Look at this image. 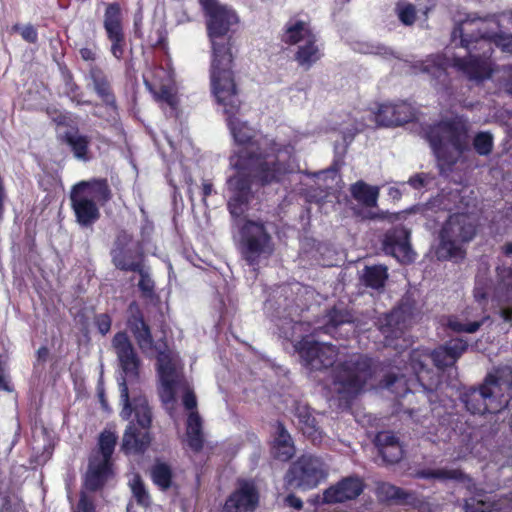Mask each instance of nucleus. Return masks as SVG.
<instances>
[{
	"label": "nucleus",
	"mask_w": 512,
	"mask_h": 512,
	"mask_svg": "<svg viewBox=\"0 0 512 512\" xmlns=\"http://www.w3.org/2000/svg\"><path fill=\"white\" fill-rule=\"evenodd\" d=\"M218 86L219 89H216L214 81H211L213 95L223 108L228 129L238 146L229 157L233 174L227 179L230 193L228 209L236 218L247 209L251 182L278 183L284 181L288 175L300 171L294 152L303 135L291 129L283 133L287 138L281 135L275 138L258 135L239 114L241 102L234 76L226 74L225 78L219 80Z\"/></svg>",
	"instance_id": "1"
},
{
	"label": "nucleus",
	"mask_w": 512,
	"mask_h": 512,
	"mask_svg": "<svg viewBox=\"0 0 512 512\" xmlns=\"http://www.w3.org/2000/svg\"><path fill=\"white\" fill-rule=\"evenodd\" d=\"M351 320L352 316L346 309L335 307L317 323L311 334L302 336L295 344L303 365L311 371L322 370L339 361L332 369L329 389L331 397H337L340 404L344 405H348L364 389L372 376V361L361 354L347 356L334 345L317 341L315 336L320 331L335 335L339 326Z\"/></svg>",
	"instance_id": "2"
},
{
	"label": "nucleus",
	"mask_w": 512,
	"mask_h": 512,
	"mask_svg": "<svg viewBox=\"0 0 512 512\" xmlns=\"http://www.w3.org/2000/svg\"><path fill=\"white\" fill-rule=\"evenodd\" d=\"M128 311V327L141 351L148 356L157 353L159 394L162 402L165 405L173 404L176 395L182 394L183 404L190 411L187 418V443L192 450L199 451L203 446L202 421L194 411L197 406L196 397L182 373L179 355L167 349L166 343H154L150 328L143 320L136 303H131Z\"/></svg>",
	"instance_id": "3"
},
{
	"label": "nucleus",
	"mask_w": 512,
	"mask_h": 512,
	"mask_svg": "<svg viewBox=\"0 0 512 512\" xmlns=\"http://www.w3.org/2000/svg\"><path fill=\"white\" fill-rule=\"evenodd\" d=\"M112 346L122 370L118 378L120 400L123 405L120 415L126 420L134 415L137 425L142 429L138 430L134 421H131L123 435L122 449L126 453H141L151 441L148 428L152 416L146 397L136 388L140 360L125 332H119L114 336Z\"/></svg>",
	"instance_id": "4"
},
{
	"label": "nucleus",
	"mask_w": 512,
	"mask_h": 512,
	"mask_svg": "<svg viewBox=\"0 0 512 512\" xmlns=\"http://www.w3.org/2000/svg\"><path fill=\"white\" fill-rule=\"evenodd\" d=\"M479 25L480 22L466 20L452 31V41L460 40L461 46L468 51L467 57L457 56L450 60L442 55H432L415 62V72L427 73L440 79L445 76L446 68L453 66L470 80L478 82L489 78L493 72L490 60L493 35L481 33Z\"/></svg>",
	"instance_id": "5"
},
{
	"label": "nucleus",
	"mask_w": 512,
	"mask_h": 512,
	"mask_svg": "<svg viewBox=\"0 0 512 512\" xmlns=\"http://www.w3.org/2000/svg\"><path fill=\"white\" fill-rule=\"evenodd\" d=\"M467 342L463 339H452L445 345L435 349L431 354L426 350H414L410 354V369L413 372L411 377L406 373L391 372L386 375L381 387L390 390L398 397L415 391L414 387L419 385L424 391L432 392L438 380L432 378L428 381L429 371L426 369L428 360L432 359L439 369L453 365L457 359L466 351Z\"/></svg>",
	"instance_id": "6"
},
{
	"label": "nucleus",
	"mask_w": 512,
	"mask_h": 512,
	"mask_svg": "<svg viewBox=\"0 0 512 512\" xmlns=\"http://www.w3.org/2000/svg\"><path fill=\"white\" fill-rule=\"evenodd\" d=\"M200 4L206 15L207 32L212 49L210 79L214 81L216 89H219L220 79L225 78L226 74L234 76L233 55L228 33L231 27L237 24L238 16L234 10L219 4L217 0H200Z\"/></svg>",
	"instance_id": "7"
},
{
	"label": "nucleus",
	"mask_w": 512,
	"mask_h": 512,
	"mask_svg": "<svg viewBox=\"0 0 512 512\" xmlns=\"http://www.w3.org/2000/svg\"><path fill=\"white\" fill-rule=\"evenodd\" d=\"M424 134L442 173L450 170L469 148L467 121L459 116L427 127Z\"/></svg>",
	"instance_id": "8"
},
{
	"label": "nucleus",
	"mask_w": 512,
	"mask_h": 512,
	"mask_svg": "<svg viewBox=\"0 0 512 512\" xmlns=\"http://www.w3.org/2000/svg\"><path fill=\"white\" fill-rule=\"evenodd\" d=\"M111 197L106 180L82 181L73 187L70 200L77 222L89 226L100 217L99 205Z\"/></svg>",
	"instance_id": "9"
},
{
	"label": "nucleus",
	"mask_w": 512,
	"mask_h": 512,
	"mask_svg": "<svg viewBox=\"0 0 512 512\" xmlns=\"http://www.w3.org/2000/svg\"><path fill=\"white\" fill-rule=\"evenodd\" d=\"M475 232L473 216L466 213L451 215L440 232V243L436 249L437 258L454 261L463 259V244L471 241Z\"/></svg>",
	"instance_id": "10"
},
{
	"label": "nucleus",
	"mask_w": 512,
	"mask_h": 512,
	"mask_svg": "<svg viewBox=\"0 0 512 512\" xmlns=\"http://www.w3.org/2000/svg\"><path fill=\"white\" fill-rule=\"evenodd\" d=\"M117 436L111 431L100 434L98 449L95 450L89 461L84 486L87 490L96 491L112 475V454L114 452Z\"/></svg>",
	"instance_id": "11"
},
{
	"label": "nucleus",
	"mask_w": 512,
	"mask_h": 512,
	"mask_svg": "<svg viewBox=\"0 0 512 512\" xmlns=\"http://www.w3.org/2000/svg\"><path fill=\"white\" fill-rule=\"evenodd\" d=\"M240 226V243L242 254L251 266L258 265L274 251L272 238L260 221L246 220Z\"/></svg>",
	"instance_id": "12"
},
{
	"label": "nucleus",
	"mask_w": 512,
	"mask_h": 512,
	"mask_svg": "<svg viewBox=\"0 0 512 512\" xmlns=\"http://www.w3.org/2000/svg\"><path fill=\"white\" fill-rule=\"evenodd\" d=\"M327 476L324 462L316 456L305 455L297 459L285 476L289 488L310 490L317 487Z\"/></svg>",
	"instance_id": "13"
},
{
	"label": "nucleus",
	"mask_w": 512,
	"mask_h": 512,
	"mask_svg": "<svg viewBox=\"0 0 512 512\" xmlns=\"http://www.w3.org/2000/svg\"><path fill=\"white\" fill-rule=\"evenodd\" d=\"M146 87L158 102L167 104L173 111L178 104L174 72L170 62L165 66H151L143 74Z\"/></svg>",
	"instance_id": "14"
},
{
	"label": "nucleus",
	"mask_w": 512,
	"mask_h": 512,
	"mask_svg": "<svg viewBox=\"0 0 512 512\" xmlns=\"http://www.w3.org/2000/svg\"><path fill=\"white\" fill-rule=\"evenodd\" d=\"M487 396L492 412L497 413L504 409L512 399V370L504 367L489 374L481 386Z\"/></svg>",
	"instance_id": "15"
},
{
	"label": "nucleus",
	"mask_w": 512,
	"mask_h": 512,
	"mask_svg": "<svg viewBox=\"0 0 512 512\" xmlns=\"http://www.w3.org/2000/svg\"><path fill=\"white\" fill-rule=\"evenodd\" d=\"M111 254L114 265L121 270H140V267L143 266L137 244L126 231H121L117 235Z\"/></svg>",
	"instance_id": "16"
},
{
	"label": "nucleus",
	"mask_w": 512,
	"mask_h": 512,
	"mask_svg": "<svg viewBox=\"0 0 512 512\" xmlns=\"http://www.w3.org/2000/svg\"><path fill=\"white\" fill-rule=\"evenodd\" d=\"M414 117L415 109L406 101L383 103L375 112L376 123L383 126H399L410 122Z\"/></svg>",
	"instance_id": "17"
},
{
	"label": "nucleus",
	"mask_w": 512,
	"mask_h": 512,
	"mask_svg": "<svg viewBox=\"0 0 512 512\" xmlns=\"http://www.w3.org/2000/svg\"><path fill=\"white\" fill-rule=\"evenodd\" d=\"M259 502L258 492L252 482L241 481L227 498L222 512H254Z\"/></svg>",
	"instance_id": "18"
},
{
	"label": "nucleus",
	"mask_w": 512,
	"mask_h": 512,
	"mask_svg": "<svg viewBox=\"0 0 512 512\" xmlns=\"http://www.w3.org/2000/svg\"><path fill=\"white\" fill-rule=\"evenodd\" d=\"M410 233L405 228H395L385 235L383 249L401 263L414 260V253L409 243Z\"/></svg>",
	"instance_id": "19"
},
{
	"label": "nucleus",
	"mask_w": 512,
	"mask_h": 512,
	"mask_svg": "<svg viewBox=\"0 0 512 512\" xmlns=\"http://www.w3.org/2000/svg\"><path fill=\"white\" fill-rule=\"evenodd\" d=\"M410 233L405 228H395L385 235L383 249L401 263L414 260V253L409 243Z\"/></svg>",
	"instance_id": "20"
},
{
	"label": "nucleus",
	"mask_w": 512,
	"mask_h": 512,
	"mask_svg": "<svg viewBox=\"0 0 512 512\" xmlns=\"http://www.w3.org/2000/svg\"><path fill=\"white\" fill-rule=\"evenodd\" d=\"M499 282L493 300L499 308V315L505 322H512V270L497 268Z\"/></svg>",
	"instance_id": "21"
},
{
	"label": "nucleus",
	"mask_w": 512,
	"mask_h": 512,
	"mask_svg": "<svg viewBox=\"0 0 512 512\" xmlns=\"http://www.w3.org/2000/svg\"><path fill=\"white\" fill-rule=\"evenodd\" d=\"M483 308L469 307L458 315L447 318L446 326L454 332L475 333L488 319Z\"/></svg>",
	"instance_id": "22"
},
{
	"label": "nucleus",
	"mask_w": 512,
	"mask_h": 512,
	"mask_svg": "<svg viewBox=\"0 0 512 512\" xmlns=\"http://www.w3.org/2000/svg\"><path fill=\"white\" fill-rule=\"evenodd\" d=\"M316 36L309 20L295 16L285 23L281 40L289 46L298 47Z\"/></svg>",
	"instance_id": "23"
},
{
	"label": "nucleus",
	"mask_w": 512,
	"mask_h": 512,
	"mask_svg": "<svg viewBox=\"0 0 512 512\" xmlns=\"http://www.w3.org/2000/svg\"><path fill=\"white\" fill-rule=\"evenodd\" d=\"M363 491V482L357 477H347L326 489L323 500L326 503H340L355 499Z\"/></svg>",
	"instance_id": "24"
},
{
	"label": "nucleus",
	"mask_w": 512,
	"mask_h": 512,
	"mask_svg": "<svg viewBox=\"0 0 512 512\" xmlns=\"http://www.w3.org/2000/svg\"><path fill=\"white\" fill-rule=\"evenodd\" d=\"M407 316L403 308L394 309L380 319V331L385 338V345H393L394 339L404 333Z\"/></svg>",
	"instance_id": "25"
},
{
	"label": "nucleus",
	"mask_w": 512,
	"mask_h": 512,
	"mask_svg": "<svg viewBox=\"0 0 512 512\" xmlns=\"http://www.w3.org/2000/svg\"><path fill=\"white\" fill-rule=\"evenodd\" d=\"M375 444L385 462L395 463L402 458V446L392 432L383 431L378 433L375 438Z\"/></svg>",
	"instance_id": "26"
},
{
	"label": "nucleus",
	"mask_w": 512,
	"mask_h": 512,
	"mask_svg": "<svg viewBox=\"0 0 512 512\" xmlns=\"http://www.w3.org/2000/svg\"><path fill=\"white\" fill-rule=\"evenodd\" d=\"M322 56V47L318 43L316 36L312 40L304 42V44L297 47L294 59L301 68L308 70L317 63Z\"/></svg>",
	"instance_id": "27"
},
{
	"label": "nucleus",
	"mask_w": 512,
	"mask_h": 512,
	"mask_svg": "<svg viewBox=\"0 0 512 512\" xmlns=\"http://www.w3.org/2000/svg\"><path fill=\"white\" fill-rule=\"evenodd\" d=\"M272 454L281 461H287L295 454V447L290 434L282 424H278L276 436L272 443Z\"/></svg>",
	"instance_id": "28"
},
{
	"label": "nucleus",
	"mask_w": 512,
	"mask_h": 512,
	"mask_svg": "<svg viewBox=\"0 0 512 512\" xmlns=\"http://www.w3.org/2000/svg\"><path fill=\"white\" fill-rule=\"evenodd\" d=\"M466 409L472 414L493 413L483 389H471L462 396Z\"/></svg>",
	"instance_id": "29"
},
{
	"label": "nucleus",
	"mask_w": 512,
	"mask_h": 512,
	"mask_svg": "<svg viewBox=\"0 0 512 512\" xmlns=\"http://www.w3.org/2000/svg\"><path fill=\"white\" fill-rule=\"evenodd\" d=\"M103 25L107 37L124 35L121 8L118 3H110L107 5L104 13Z\"/></svg>",
	"instance_id": "30"
},
{
	"label": "nucleus",
	"mask_w": 512,
	"mask_h": 512,
	"mask_svg": "<svg viewBox=\"0 0 512 512\" xmlns=\"http://www.w3.org/2000/svg\"><path fill=\"white\" fill-rule=\"evenodd\" d=\"M350 192L352 197L360 204L366 207H375L379 197V188L371 186L364 181L354 183Z\"/></svg>",
	"instance_id": "31"
},
{
	"label": "nucleus",
	"mask_w": 512,
	"mask_h": 512,
	"mask_svg": "<svg viewBox=\"0 0 512 512\" xmlns=\"http://www.w3.org/2000/svg\"><path fill=\"white\" fill-rule=\"evenodd\" d=\"M89 76L93 82L94 90L98 96L110 106L115 105V98L111 92L109 82L104 73L97 67H92Z\"/></svg>",
	"instance_id": "32"
},
{
	"label": "nucleus",
	"mask_w": 512,
	"mask_h": 512,
	"mask_svg": "<svg viewBox=\"0 0 512 512\" xmlns=\"http://www.w3.org/2000/svg\"><path fill=\"white\" fill-rule=\"evenodd\" d=\"M295 415L303 434L312 437L313 440H315L320 433L318 432L317 422L315 417L311 414L310 408L306 405H298L296 407Z\"/></svg>",
	"instance_id": "33"
},
{
	"label": "nucleus",
	"mask_w": 512,
	"mask_h": 512,
	"mask_svg": "<svg viewBox=\"0 0 512 512\" xmlns=\"http://www.w3.org/2000/svg\"><path fill=\"white\" fill-rule=\"evenodd\" d=\"M67 144L70 146L75 158L82 161L90 159L89 138L78 132H68L65 136Z\"/></svg>",
	"instance_id": "34"
},
{
	"label": "nucleus",
	"mask_w": 512,
	"mask_h": 512,
	"mask_svg": "<svg viewBox=\"0 0 512 512\" xmlns=\"http://www.w3.org/2000/svg\"><path fill=\"white\" fill-rule=\"evenodd\" d=\"M362 278L366 286L378 290L384 286L388 278L387 268L383 265L367 266Z\"/></svg>",
	"instance_id": "35"
},
{
	"label": "nucleus",
	"mask_w": 512,
	"mask_h": 512,
	"mask_svg": "<svg viewBox=\"0 0 512 512\" xmlns=\"http://www.w3.org/2000/svg\"><path fill=\"white\" fill-rule=\"evenodd\" d=\"M464 509L465 512H498L500 510L495 504H490L481 493L466 499Z\"/></svg>",
	"instance_id": "36"
},
{
	"label": "nucleus",
	"mask_w": 512,
	"mask_h": 512,
	"mask_svg": "<svg viewBox=\"0 0 512 512\" xmlns=\"http://www.w3.org/2000/svg\"><path fill=\"white\" fill-rule=\"evenodd\" d=\"M416 476L423 479H436L440 481L460 480L463 478L461 471L450 469H424L418 471Z\"/></svg>",
	"instance_id": "37"
},
{
	"label": "nucleus",
	"mask_w": 512,
	"mask_h": 512,
	"mask_svg": "<svg viewBox=\"0 0 512 512\" xmlns=\"http://www.w3.org/2000/svg\"><path fill=\"white\" fill-rule=\"evenodd\" d=\"M377 494L382 500H398L401 502H408V498L411 497L404 490L389 483L380 484L377 488Z\"/></svg>",
	"instance_id": "38"
},
{
	"label": "nucleus",
	"mask_w": 512,
	"mask_h": 512,
	"mask_svg": "<svg viewBox=\"0 0 512 512\" xmlns=\"http://www.w3.org/2000/svg\"><path fill=\"white\" fill-rule=\"evenodd\" d=\"M129 486L132 494L139 505L148 506L150 504V496L141 480L140 476L134 474L129 480Z\"/></svg>",
	"instance_id": "39"
},
{
	"label": "nucleus",
	"mask_w": 512,
	"mask_h": 512,
	"mask_svg": "<svg viewBox=\"0 0 512 512\" xmlns=\"http://www.w3.org/2000/svg\"><path fill=\"white\" fill-rule=\"evenodd\" d=\"M153 482L161 489H167L171 483V470L164 463H157L151 471Z\"/></svg>",
	"instance_id": "40"
},
{
	"label": "nucleus",
	"mask_w": 512,
	"mask_h": 512,
	"mask_svg": "<svg viewBox=\"0 0 512 512\" xmlns=\"http://www.w3.org/2000/svg\"><path fill=\"white\" fill-rule=\"evenodd\" d=\"M474 148L480 155H488L493 146L492 136L489 133L481 132L474 138Z\"/></svg>",
	"instance_id": "41"
},
{
	"label": "nucleus",
	"mask_w": 512,
	"mask_h": 512,
	"mask_svg": "<svg viewBox=\"0 0 512 512\" xmlns=\"http://www.w3.org/2000/svg\"><path fill=\"white\" fill-rule=\"evenodd\" d=\"M397 12L399 19L405 25H411L415 20V8L412 4L407 2H400L397 5Z\"/></svg>",
	"instance_id": "42"
},
{
	"label": "nucleus",
	"mask_w": 512,
	"mask_h": 512,
	"mask_svg": "<svg viewBox=\"0 0 512 512\" xmlns=\"http://www.w3.org/2000/svg\"><path fill=\"white\" fill-rule=\"evenodd\" d=\"M135 272H138L140 274V280L138 283V286L140 290L146 295L151 296L154 289V282L150 278V275L147 270L143 268V266L140 267V270H134Z\"/></svg>",
	"instance_id": "43"
},
{
	"label": "nucleus",
	"mask_w": 512,
	"mask_h": 512,
	"mask_svg": "<svg viewBox=\"0 0 512 512\" xmlns=\"http://www.w3.org/2000/svg\"><path fill=\"white\" fill-rule=\"evenodd\" d=\"M0 390L12 392L13 387L10 382V376L5 357L0 356Z\"/></svg>",
	"instance_id": "44"
},
{
	"label": "nucleus",
	"mask_w": 512,
	"mask_h": 512,
	"mask_svg": "<svg viewBox=\"0 0 512 512\" xmlns=\"http://www.w3.org/2000/svg\"><path fill=\"white\" fill-rule=\"evenodd\" d=\"M308 331H310V324L304 322H293L291 325V332L285 330L282 331V334L286 339L294 341L297 336H301L303 332Z\"/></svg>",
	"instance_id": "45"
},
{
	"label": "nucleus",
	"mask_w": 512,
	"mask_h": 512,
	"mask_svg": "<svg viewBox=\"0 0 512 512\" xmlns=\"http://www.w3.org/2000/svg\"><path fill=\"white\" fill-rule=\"evenodd\" d=\"M108 39L111 42L110 50H111L112 55L117 59H121L123 57L124 47H125L124 35L108 37Z\"/></svg>",
	"instance_id": "46"
},
{
	"label": "nucleus",
	"mask_w": 512,
	"mask_h": 512,
	"mask_svg": "<svg viewBox=\"0 0 512 512\" xmlns=\"http://www.w3.org/2000/svg\"><path fill=\"white\" fill-rule=\"evenodd\" d=\"M73 512H96L93 500L85 492H82Z\"/></svg>",
	"instance_id": "47"
},
{
	"label": "nucleus",
	"mask_w": 512,
	"mask_h": 512,
	"mask_svg": "<svg viewBox=\"0 0 512 512\" xmlns=\"http://www.w3.org/2000/svg\"><path fill=\"white\" fill-rule=\"evenodd\" d=\"M111 318L107 314H100L95 318V324L99 332L103 335L107 334L111 328Z\"/></svg>",
	"instance_id": "48"
},
{
	"label": "nucleus",
	"mask_w": 512,
	"mask_h": 512,
	"mask_svg": "<svg viewBox=\"0 0 512 512\" xmlns=\"http://www.w3.org/2000/svg\"><path fill=\"white\" fill-rule=\"evenodd\" d=\"M363 53H371V54H377V55H381L385 58H388L389 56H392L393 55V52L391 49L385 47V46H382V45H373V46H368L365 50L362 51Z\"/></svg>",
	"instance_id": "49"
},
{
	"label": "nucleus",
	"mask_w": 512,
	"mask_h": 512,
	"mask_svg": "<svg viewBox=\"0 0 512 512\" xmlns=\"http://www.w3.org/2000/svg\"><path fill=\"white\" fill-rule=\"evenodd\" d=\"M496 45L501 48L502 51L512 53V36L503 35L499 36L495 41Z\"/></svg>",
	"instance_id": "50"
},
{
	"label": "nucleus",
	"mask_w": 512,
	"mask_h": 512,
	"mask_svg": "<svg viewBox=\"0 0 512 512\" xmlns=\"http://www.w3.org/2000/svg\"><path fill=\"white\" fill-rule=\"evenodd\" d=\"M21 36L28 42L34 43L37 41V32L32 25H27L21 28Z\"/></svg>",
	"instance_id": "51"
},
{
	"label": "nucleus",
	"mask_w": 512,
	"mask_h": 512,
	"mask_svg": "<svg viewBox=\"0 0 512 512\" xmlns=\"http://www.w3.org/2000/svg\"><path fill=\"white\" fill-rule=\"evenodd\" d=\"M409 185H411L415 189H420L427 184V177L423 174H417L412 176L409 181Z\"/></svg>",
	"instance_id": "52"
},
{
	"label": "nucleus",
	"mask_w": 512,
	"mask_h": 512,
	"mask_svg": "<svg viewBox=\"0 0 512 512\" xmlns=\"http://www.w3.org/2000/svg\"><path fill=\"white\" fill-rule=\"evenodd\" d=\"M80 56L85 61H94L96 59V52L94 49L84 47L79 50Z\"/></svg>",
	"instance_id": "53"
},
{
	"label": "nucleus",
	"mask_w": 512,
	"mask_h": 512,
	"mask_svg": "<svg viewBox=\"0 0 512 512\" xmlns=\"http://www.w3.org/2000/svg\"><path fill=\"white\" fill-rule=\"evenodd\" d=\"M474 297L479 305H481L482 301L486 298V291L483 287L480 286L479 282L474 289Z\"/></svg>",
	"instance_id": "54"
},
{
	"label": "nucleus",
	"mask_w": 512,
	"mask_h": 512,
	"mask_svg": "<svg viewBox=\"0 0 512 512\" xmlns=\"http://www.w3.org/2000/svg\"><path fill=\"white\" fill-rule=\"evenodd\" d=\"M286 502L289 506L300 509L302 507V501L301 499L295 497L294 495H289L286 497Z\"/></svg>",
	"instance_id": "55"
},
{
	"label": "nucleus",
	"mask_w": 512,
	"mask_h": 512,
	"mask_svg": "<svg viewBox=\"0 0 512 512\" xmlns=\"http://www.w3.org/2000/svg\"><path fill=\"white\" fill-rule=\"evenodd\" d=\"M212 191H213V185L208 181L203 182L202 192H203V201L204 202L206 201V197H208L212 193Z\"/></svg>",
	"instance_id": "56"
},
{
	"label": "nucleus",
	"mask_w": 512,
	"mask_h": 512,
	"mask_svg": "<svg viewBox=\"0 0 512 512\" xmlns=\"http://www.w3.org/2000/svg\"><path fill=\"white\" fill-rule=\"evenodd\" d=\"M388 193H389V196L392 197L393 199H399L400 195H401L399 189L396 188V187L389 188V192Z\"/></svg>",
	"instance_id": "57"
},
{
	"label": "nucleus",
	"mask_w": 512,
	"mask_h": 512,
	"mask_svg": "<svg viewBox=\"0 0 512 512\" xmlns=\"http://www.w3.org/2000/svg\"><path fill=\"white\" fill-rule=\"evenodd\" d=\"M402 335L403 334H401L398 338L394 339L393 345H391V346L394 347L395 349H402L403 347H407V344L402 345V344H398L396 342L398 339H400L402 337Z\"/></svg>",
	"instance_id": "58"
},
{
	"label": "nucleus",
	"mask_w": 512,
	"mask_h": 512,
	"mask_svg": "<svg viewBox=\"0 0 512 512\" xmlns=\"http://www.w3.org/2000/svg\"><path fill=\"white\" fill-rule=\"evenodd\" d=\"M503 73L504 74H507L511 79H510V82L512 84V65L511 66H507L505 68H503Z\"/></svg>",
	"instance_id": "59"
},
{
	"label": "nucleus",
	"mask_w": 512,
	"mask_h": 512,
	"mask_svg": "<svg viewBox=\"0 0 512 512\" xmlns=\"http://www.w3.org/2000/svg\"><path fill=\"white\" fill-rule=\"evenodd\" d=\"M38 355H39V357H40V358H44V357H46V356L48 355V349H47V348H44V347H43V348H40V349L38 350Z\"/></svg>",
	"instance_id": "60"
},
{
	"label": "nucleus",
	"mask_w": 512,
	"mask_h": 512,
	"mask_svg": "<svg viewBox=\"0 0 512 512\" xmlns=\"http://www.w3.org/2000/svg\"><path fill=\"white\" fill-rule=\"evenodd\" d=\"M505 253H506L507 255H512V244H507V245L505 246Z\"/></svg>",
	"instance_id": "61"
}]
</instances>
